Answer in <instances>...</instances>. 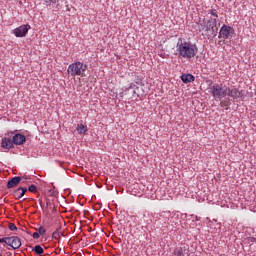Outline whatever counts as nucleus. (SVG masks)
<instances>
[{
	"instance_id": "1",
	"label": "nucleus",
	"mask_w": 256,
	"mask_h": 256,
	"mask_svg": "<svg viewBox=\"0 0 256 256\" xmlns=\"http://www.w3.org/2000/svg\"><path fill=\"white\" fill-rule=\"evenodd\" d=\"M209 93L214 97L215 101H220V105L222 107H229L231 99H239L242 96L241 91L235 87H227L222 84H214L209 88ZM224 99V100H223Z\"/></svg>"
},
{
	"instance_id": "2",
	"label": "nucleus",
	"mask_w": 256,
	"mask_h": 256,
	"mask_svg": "<svg viewBox=\"0 0 256 256\" xmlns=\"http://www.w3.org/2000/svg\"><path fill=\"white\" fill-rule=\"evenodd\" d=\"M176 51L180 59H186L187 61H191V59H195V57H197V53H199V48H197V44L180 38L178 39V42L176 44Z\"/></svg>"
},
{
	"instance_id": "3",
	"label": "nucleus",
	"mask_w": 256,
	"mask_h": 256,
	"mask_svg": "<svg viewBox=\"0 0 256 256\" xmlns=\"http://www.w3.org/2000/svg\"><path fill=\"white\" fill-rule=\"evenodd\" d=\"M198 31L202 35H216L217 34V20H200L198 23Z\"/></svg>"
},
{
	"instance_id": "4",
	"label": "nucleus",
	"mask_w": 256,
	"mask_h": 256,
	"mask_svg": "<svg viewBox=\"0 0 256 256\" xmlns=\"http://www.w3.org/2000/svg\"><path fill=\"white\" fill-rule=\"evenodd\" d=\"M85 71H87V65L80 61L70 64L67 69L71 77H85Z\"/></svg>"
},
{
	"instance_id": "5",
	"label": "nucleus",
	"mask_w": 256,
	"mask_h": 256,
	"mask_svg": "<svg viewBox=\"0 0 256 256\" xmlns=\"http://www.w3.org/2000/svg\"><path fill=\"white\" fill-rule=\"evenodd\" d=\"M234 34L235 29L224 24L219 31L218 39H223L225 41L226 39H229V37H233Z\"/></svg>"
},
{
	"instance_id": "6",
	"label": "nucleus",
	"mask_w": 256,
	"mask_h": 256,
	"mask_svg": "<svg viewBox=\"0 0 256 256\" xmlns=\"http://www.w3.org/2000/svg\"><path fill=\"white\" fill-rule=\"evenodd\" d=\"M127 91H132L133 97H139V87H137L134 83H131L128 87L125 86L122 88V92L116 95L117 99H123V95H126Z\"/></svg>"
},
{
	"instance_id": "7",
	"label": "nucleus",
	"mask_w": 256,
	"mask_h": 256,
	"mask_svg": "<svg viewBox=\"0 0 256 256\" xmlns=\"http://www.w3.org/2000/svg\"><path fill=\"white\" fill-rule=\"evenodd\" d=\"M5 243L12 249H19L21 247V238L17 236L5 237Z\"/></svg>"
},
{
	"instance_id": "8",
	"label": "nucleus",
	"mask_w": 256,
	"mask_h": 256,
	"mask_svg": "<svg viewBox=\"0 0 256 256\" xmlns=\"http://www.w3.org/2000/svg\"><path fill=\"white\" fill-rule=\"evenodd\" d=\"M29 29H31L30 25H21L13 30V34L15 37H25L29 33Z\"/></svg>"
},
{
	"instance_id": "9",
	"label": "nucleus",
	"mask_w": 256,
	"mask_h": 256,
	"mask_svg": "<svg viewBox=\"0 0 256 256\" xmlns=\"http://www.w3.org/2000/svg\"><path fill=\"white\" fill-rule=\"evenodd\" d=\"M14 143H13V136L6 134L1 141V147L3 149H13L14 147Z\"/></svg>"
},
{
	"instance_id": "10",
	"label": "nucleus",
	"mask_w": 256,
	"mask_h": 256,
	"mask_svg": "<svg viewBox=\"0 0 256 256\" xmlns=\"http://www.w3.org/2000/svg\"><path fill=\"white\" fill-rule=\"evenodd\" d=\"M23 179H25L24 177L21 176H15L12 179H10L7 182V188L8 189H13V187H17V185H19L21 183V181H23Z\"/></svg>"
},
{
	"instance_id": "11",
	"label": "nucleus",
	"mask_w": 256,
	"mask_h": 256,
	"mask_svg": "<svg viewBox=\"0 0 256 256\" xmlns=\"http://www.w3.org/2000/svg\"><path fill=\"white\" fill-rule=\"evenodd\" d=\"M12 143H14V145H23V143H25V141H27V138L25 137V135L23 134H15L14 136H12Z\"/></svg>"
},
{
	"instance_id": "12",
	"label": "nucleus",
	"mask_w": 256,
	"mask_h": 256,
	"mask_svg": "<svg viewBox=\"0 0 256 256\" xmlns=\"http://www.w3.org/2000/svg\"><path fill=\"white\" fill-rule=\"evenodd\" d=\"M27 193V188L20 187L13 192V196L16 199H21Z\"/></svg>"
},
{
	"instance_id": "13",
	"label": "nucleus",
	"mask_w": 256,
	"mask_h": 256,
	"mask_svg": "<svg viewBox=\"0 0 256 256\" xmlns=\"http://www.w3.org/2000/svg\"><path fill=\"white\" fill-rule=\"evenodd\" d=\"M76 131L79 133V135H85L89 129L87 128V125L77 124Z\"/></svg>"
},
{
	"instance_id": "14",
	"label": "nucleus",
	"mask_w": 256,
	"mask_h": 256,
	"mask_svg": "<svg viewBox=\"0 0 256 256\" xmlns=\"http://www.w3.org/2000/svg\"><path fill=\"white\" fill-rule=\"evenodd\" d=\"M181 79H182L183 83H191V82L195 81V76L191 75V74H183L181 76Z\"/></svg>"
},
{
	"instance_id": "15",
	"label": "nucleus",
	"mask_w": 256,
	"mask_h": 256,
	"mask_svg": "<svg viewBox=\"0 0 256 256\" xmlns=\"http://www.w3.org/2000/svg\"><path fill=\"white\" fill-rule=\"evenodd\" d=\"M45 4L47 5V7H50V9L57 7V5H59V2L61 0H44Z\"/></svg>"
},
{
	"instance_id": "16",
	"label": "nucleus",
	"mask_w": 256,
	"mask_h": 256,
	"mask_svg": "<svg viewBox=\"0 0 256 256\" xmlns=\"http://www.w3.org/2000/svg\"><path fill=\"white\" fill-rule=\"evenodd\" d=\"M32 251H34L36 255H43V253H45V250H43L41 245H36L34 248H32Z\"/></svg>"
},
{
	"instance_id": "17",
	"label": "nucleus",
	"mask_w": 256,
	"mask_h": 256,
	"mask_svg": "<svg viewBox=\"0 0 256 256\" xmlns=\"http://www.w3.org/2000/svg\"><path fill=\"white\" fill-rule=\"evenodd\" d=\"M185 249L184 248H181V247H179V248H176L175 250H174V253H173V255L174 256H185Z\"/></svg>"
},
{
	"instance_id": "18",
	"label": "nucleus",
	"mask_w": 256,
	"mask_h": 256,
	"mask_svg": "<svg viewBox=\"0 0 256 256\" xmlns=\"http://www.w3.org/2000/svg\"><path fill=\"white\" fill-rule=\"evenodd\" d=\"M61 235H63V233H61V228H58L53 232L52 237L53 239H59Z\"/></svg>"
},
{
	"instance_id": "19",
	"label": "nucleus",
	"mask_w": 256,
	"mask_h": 256,
	"mask_svg": "<svg viewBox=\"0 0 256 256\" xmlns=\"http://www.w3.org/2000/svg\"><path fill=\"white\" fill-rule=\"evenodd\" d=\"M28 191H30V193H37V186H35L34 184L30 185L28 187Z\"/></svg>"
},
{
	"instance_id": "20",
	"label": "nucleus",
	"mask_w": 256,
	"mask_h": 256,
	"mask_svg": "<svg viewBox=\"0 0 256 256\" xmlns=\"http://www.w3.org/2000/svg\"><path fill=\"white\" fill-rule=\"evenodd\" d=\"M38 233H39V235H45V233H47V231L45 230V227L40 226L38 228Z\"/></svg>"
},
{
	"instance_id": "21",
	"label": "nucleus",
	"mask_w": 256,
	"mask_h": 256,
	"mask_svg": "<svg viewBox=\"0 0 256 256\" xmlns=\"http://www.w3.org/2000/svg\"><path fill=\"white\" fill-rule=\"evenodd\" d=\"M9 229L10 231H17V226L15 224H10Z\"/></svg>"
},
{
	"instance_id": "22",
	"label": "nucleus",
	"mask_w": 256,
	"mask_h": 256,
	"mask_svg": "<svg viewBox=\"0 0 256 256\" xmlns=\"http://www.w3.org/2000/svg\"><path fill=\"white\" fill-rule=\"evenodd\" d=\"M246 241H248V243H255L256 238H254V237H248V238L246 239Z\"/></svg>"
},
{
	"instance_id": "23",
	"label": "nucleus",
	"mask_w": 256,
	"mask_h": 256,
	"mask_svg": "<svg viewBox=\"0 0 256 256\" xmlns=\"http://www.w3.org/2000/svg\"><path fill=\"white\" fill-rule=\"evenodd\" d=\"M32 237H33V239H39V237H40L39 232H34Z\"/></svg>"
},
{
	"instance_id": "24",
	"label": "nucleus",
	"mask_w": 256,
	"mask_h": 256,
	"mask_svg": "<svg viewBox=\"0 0 256 256\" xmlns=\"http://www.w3.org/2000/svg\"><path fill=\"white\" fill-rule=\"evenodd\" d=\"M210 13H211V15H212L213 17H216V18L219 17V15H217V13H215L213 10H211Z\"/></svg>"
},
{
	"instance_id": "25",
	"label": "nucleus",
	"mask_w": 256,
	"mask_h": 256,
	"mask_svg": "<svg viewBox=\"0 0 256 256\" xmlns=\"http://www.w3.org/2000/svg\"><path fill=\"white\" fill-rule=\"evenodd\" d=\"M0 243H5V238H0Z\"/></svg>"
},
{
	"instance_id": "26",
	"label": "nucleus",
	"mask_w": 256,
	"mask_h": 256,
	"mask_svg": "<svg viewBox=\"0 0 256 256\" xmlns=\"http://www.w3.org/2000/svg\"><path fill=\"white\" fill-rule=\"evenodd\" d=\"M39 203H40V205H42L43 201H42V200H39Z\"/></svg>"
}]
</instances>
